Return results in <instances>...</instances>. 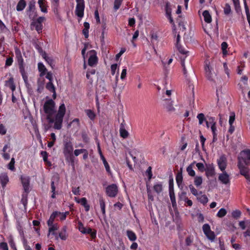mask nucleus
Returning <instances> with one entry per match:
<instances>
[{
    "label": "nucleus",
    "mask_w": 250,
    "mask_h": 250,
    "mask_svg": "<svg viewBox=\"0 0 250 250\" xmlns=\"http://www.w3.org/2000/svg\"><path fill=\"white\" fill-rule=\"evenodd\" d=\"M186 192H183L179 195V197L180 199H182V196H184V199H183V201H185L187 204V206L191 207L192 205V201L191 200L188 199V198L186 196Z\"/></svg>",
    "instance_id": "nucleus-31"
},
{
    "label": "nucleus",
    "mask_w": 250,
    "mask_h": 250,
    "mask_svg": "<svg viewBox=\"0 0 250 250\" xmlns=\"http://www.w3.org/2000/svg\"><path fill=\"white\" fill-rule=\"evenodd\" d=\"M228 46V43L225 42H223L221 44V49L224 56H226L228 54V51L227 50Z\"/></svg>",
    "instance_id": "nucleus-44"
},
{
    "label": "nucleus",
    "mask_w": 250,
    "mask_h": 250,
    "mask_svg": "<svg viewBox=\"0 0 250 250\" xmlns=\"http://www.w3.org/2000/svg\"><path fill=\"white\" fill-rule=\"evenodd\" d=\"M36 11L35 7V1H31L28 3V7L27 8L26 11Z\"/></svg>",
    "instance_id": "nucleus-39"
},
{
    "label": "nucleus",
    "mask_w": 250,
    "mask_h": 250,
    "mask_svg": "<svg viewBox=\"0 0 250 250\" xmlns=\"http://www.w3.org/2000/svg\"><path fill=\"white\" fill-rule=\"evenodd\" d=\"M176 181L178 187L183 182V176L181 172H178L176 176Z\"/></svg>",
    "instance_id": "nucleus-40"
},
{
    "label": "nucleus",
    "mask_w": 250,
    "mask_h": 250,
    "mask_svg": "<svg viewBox=\"0 0 250 250\" xmlns=\"http://www.w3.org/2000/svg\"><path fill=\"white\" fill-rule=\"evenodd\" d=\"M165 11L167 16L171 15V9L169 6L168 2H167L165 6Z\"/></svg>",
    "instance_id": "nucleus-56"
},
{
    "label": "nucleus",
    "mask_w": 250,
    "mask_h": 250,
    "mask_svg": "<svg viewBox=\"0 0 250 250\" xmlns=\"http://www.w3.org/2000/svg\"><path fill=\"white\" fill-rule=\"evenodd\" d=\"M196 163L195 161H194L193 163L190 164L187 167V171L188 174L191 177L195 176V172L193 169V166L194 164Z\"/></svg>",
    "instance_id": "nucleus-25"
},
{
    "label": "nucleus",
    "mask_w": 250,
    "mask_h": 250,
    "mask_svg": "<svg viewBox=\"0 0 250 250\" xmlns=\"http://www.w3.org/2000/svg\"><path fill=\"white\" fill-rule=\"evenodd\" d=\"M82 138L83 139V141L84 143H87L89 141V138L88 137L87 133L85 132H83L82 134Z\"/></svg>",
    "instance_id": "nucleus-62"
},
{
    "label": "nucleus",
    "mask_w": 250,
    "mask_h": 250,
    "mask_svg": "<svg viewBox=\"0 0 250 250\" xmlns=\"http://www.w3.org/2000/svg\"><path fill=\"white\" fill-rule=\"evenodd\" d=\"M66 226H63L62 229L61 231L59 232L58 238L59 237L62 240H65L67 239V235H66Z\"/></svg>",
    "instance_id": "nucleus-24"
},
{
    "label": "nucleus",
    "mask_w": 250,
    "mask_h": 250,
    "mask_svg": "<svg viewBox=\"0 0 250 250\" xmlns=\"http://www.w3.org/2000/svg\"><path fill=\"white\" fill-rule=\"evenodd\" d=\"M84 112L85 113L86 115L87 116V117L92 121H94L96 117V114L91 109H85Z\"/></svg>",
    "instance_id": "nucleus-26"
},
{
    "label": "nucleus",
    "mask_w": 250,
    "mask_h": 250,
    "mask_svg": "<svg viewBox=\"0 0 250 250\" xmlns=\"http://www.w3.org/2000/svg\"><path fill=\"white\" fill-rule=\"evenodd\" d=\"M14 49L16 55V59L18 62L19 71L21 75L24 82L25 83H27L28 82V75L27 73L25 71V64L24 62V60L22 58L21 51L18 47H15Z\"/></svg>",
    "instance_id": "nucleus-1"
},
{
    "label": "nucleus",
    "mask_w": 250,
    "mask_h": 250,
    "mask_svg": "<svg viewBox=\"0 0 250 250\" xmlns=\"http://www.w3.org/2000/svg\"><path fill=\"white\" fill-rule=\"evenodd\" d=\"M203 16L204 17V21L208 23H209L212 21V18L209 13V12L208 10H205L203 12Z\"/></svg>",
    "instance_id": "nucleus-27"
},
{
    "label": "nucleus",
    "mask_w": 250,
    "mask_h": 250,
    "mask_svg": "<svg viewBox=\"0 0 250 250\" xmlns=\"http://www.w3.org/2000/svg\"><path fill=\"white\" fill-rule=\"evenodd\" d=\"M105 193L109 197H115L118 193V187L115 184L108 185L105 188Z\"/></svg>",
    "instance_id": "nucleus-6"
},
{
    "label": "nucleus",
    "mask_w": 250,
    "mask_h": 250,
    "mask_svg": "<svg viewBox=\"0 0 250 250\" xmlns=\"http://www.w3.org/2000/svg\"><path fill=\"white\" fill-rule=\"evenodd\" d=\"M56 187L55 186V182L53 181H52L51 182V192L52 193V195L51 196L52 198H56V194H58V191L56 192Z\"/></svg>",
    "instance_id": "nucleus-35"
},
{
    "label": "nucleus",
    "mask_w": 250,
    "mask_h": 250,
    "mask_svg": "<svg viewBox=\"0 0 250 250\" xmlns=\"http://www.w3.org/2000/svg\"><path fill=\"white\" fill-rule=\"evenodd\" d=\"M205 70L206 72V76L207 79L210 81L213 80V74L211 72V68L209 66V64L206 62L205 66Z\"/></svg>",
    "instance_id": "nucleus-20"
},
{
    "label": "nucleus",
    "mask_w": 250,
    "mask_h": 250,
    "mask_svg": "<svg viewBox=\"0 0 250 250\" xmlns=\"http://www.w3.org/2000/svg\"><path fill=\"white\" fill-rule=\"evenodd\" d=\"M169 194L173 207L176 205V199L174 192V187L173 180H169Z\"/></svg>",
    "instance_id": "nucleus-11"
},
{
    "label": "nucleus",
    "mask_w": 250,
    "mask_h": 250,
    "mask_svg": "<svg viewBox=\"0 0 250 250\" xmlns=\"http://www.w3.org/2000/svg\"><path fill=\"white\" fill-rule=\"evenodd\" d=\"M9 244L10 245V247L13 249L14 250H17L16 244L13 239L11 238L9 241Z\"/></svg>",
    "instance_id": "nucleus-63"
},
{
    "label": "nucleus",
    "mask_w": 250,
    "mask_h": 250,
    "mask_svg": "<svg viewBox=\"0 0 250 250\" xmlns=\"http://www.w3.org/2000/svg\"><path fill=\"white\" fill-rule=\"evenodd\" d=\"M66 112V108L64 103L62 104L59 107L57 113L54 118V128L60 130L62 127L63 119Z\"/></svg>",
    "instance_id": "nucleus-3"
},
{
    "label": "nucleus",
    "mask_w": 250,
    "mask_h": 250,
    "mask_svg": "<svg viewBox=\"0 0 250 250\" xmlns=\"http://www.w3.org/2000/svg\"><path fill=\"white\" fill-rule=\"evenodd\" d=\"M238 162H241L247 166H250V149H245L241 151L238 157Z\"/></svg>",
    "instance_id": "nucleus-4"
},
{
    "label": "nucleus",
    "mask_w": 250,
    "mask_h": 250,
    "mask_svg": "<svg viewBox=\"0 0 250 250\" xmlns=\"http://www.w3.org/2000/svg\"><path fill=\"white\" fill-rule=\"evenodd\" d=\"M45 21L44 17H39L36 20L33 21L31 23V28L33 27L35 28V30L39 34L42 33L43 29L42 22Z\"/></svg>",
    "instance_id": "nucleus-5"
},
{
    "label": "nucleus",
    "mask_w": 250,
    "mask_h": 250,
    "mask_svg": "<svg viewBox=\"0 0 250 250\" xmlns=\"http://www.w3.org/2000/svg\"><path fill=\"white\" fill-rule=\"evenodd\" d=\"M77 5L75 10L76 15L80 18H82L84 15V10L85 7L84 0H76Z\"/></svg>",
    "instance_id": "nucleus-8"
},
{
    "label": "nucleus",
    "mask_w": 250,
    "mask_h": 250,
    "mask_svg": "<svg viewBox=\"0 0 250 250\" xmlns=\"http://www.w3.org/2000/svg\"><path fill=\"white\" fill-rule=\"evenodd\" d=\"M73 150L72 143L70 141L65 142L64 144L63 154L66 160H68V155L72 154Z\"/></svg>",
    "instance_id": "nucleus-9"
},
{
    "label": "nucleus",
    "mask_w": 250,
    "mask_h": 250,
    "mask_svg": "<svg viewBox=\"0 0 250 250\" xmlns=\"http://www.w3.org/2000/svg\"><path fill=\"white\" fill-rule=\"evenodd\" d=\"M13 54L12 55V56L10 57L8 56L6 58L5 63V67H8L11 65H12L13 62Z\"/></svg>",
    "instance_id": "nucleus-45"
},
{
    "label": "nucleus",
    "mask_w": 250,
    "mask_h": 250,
    "mask_svg": "<svg viewBox=\"0 0 250 250\" xmlns=\"http://www.w3.org/2000/svg\"><path fill=\"white\" fill-rule=\"evenodd\" d=\"M232 216L235 219H238L241 215V212L239 210H235L232 212Z\"/></svg>",
    "instance_id": "nucleus-52"
},
{
    "label": "nucleus",
    "mask_w": 250,
    "mask_h": 250,
    "mask_svg": "<svg viewBox=\"0 0 250 250\" xmlns=\"http://www.w3.org/2000/svg\"><path fill=\"white\" fill-rule=\"evenodd\" d=\"M238 167L240 170V174L244 176L245 178L248 177L249 174L250 169L248 167H246L244 164L241 162H238L237 165Z\"/></svg>",
    "instance_id": "nucleus-12"
},
{
    "label": "nucleus",
    "mask_w": 250,
    "mask_h": 250,
    "mask_svg": "<svg viewBox=\"0 0 250 250\" xmlns=\"http://www.w3.org/2000/svg\"><path fill=\"white\" fill-rule=\"evenodd\" d=\"M206 236L207 237V238L211 240V241H213L215 239V235L213 231L210 230V231L208 232L207 234H205Z\"/></svg>",
    "instance_id": "nucleus-48"
},
{
    "label": "nucleus",
    "mask_w": 250,
    "mask_h": 250,
    "mask_svg": "<svg viewBox=\"0 0 250 250\" xmlns=\"http://www.w3.org/2000/svg\"><path fill=\"white\" fill-rule=\"evenodd\" d=\"M75 198L76 202L83 206L86 211L89 210L90 206L87 204V200L85 197H83L81 199H78L77 197H75Z\"/></svg>",
    "instance_id": "nucleus-15"
},
{
    "label": "nucleus",
    "mask_w": 250,
    "mask_h": 250,
    "mask_svg": "<svg viewBox=\"0 0 250 250\" xmlns=\"http://www.w3.org/2000/svg\"><path fill=\"white\" fill-rule=\"evenodd\" d=\"M38 4L42 12L47 13V5L45 0H38Z\"/></svg>",
    "instance_id": "nucleus-29"
},
{
    "label": "nucleus",
    "mask_w": 250,
    "mask_h": 250,
    "mask_svg": "<svg viewBox=\"0 0 250 250\" xmlns=\"http://www.w3.org/2000/svg\"><path fill=\"white\" fill-rule=\"evenodd\" d=\"M120 135L123 138H126L128 137L129 134L128 132L123 128H121L120 130Z\"/></svg>",
    "instance_id": "nucleus-53"
},
{
    "label": "nucleus",
    "mask_w": 250,
    "mask_h": 250,
    "mask_svg": "<svg viewBox=\"0 0 250 250\" xmlns=\"http://www.w3.org/2000/svg\"><path fill=\"white\" fill-rule=\"evenodd\" d=\"M185 242L187 246H190L193 242V237L191 236L187 237L186 239Z\"/></svg>",
    "instance_id": "nucleus-59"
},
{
    "label": "nucleus",
    "mask_w": 250,
    "mask_h": 250,
    "mask_svg": "<svg viewBox=\"0 0 250 250\" xmlns=\"http://www.w3.org/2000/svg\"><path fill=\"white\" fill-rule=\"evenodd\" d=\"M197 118L199 120V124L201 125L203 124L204 122H206L207 120H206L205 115L203 113H199L197 115Z\"/></svg>",
    "instance_id": "nucleus-38"
},
{
    "label": "nucleus",
    "mask_w": 250,
    "mask_h": 250,
    "mask_svg": "<svg viewBox=\"0 0 250 250\" xmlns=\"http://www.w3.org/2000/svg\"><path fill=\"white\" fill-rule=\"evenodd\" d=\"M51 7L54 13L57 16H59L58 8L60 5V0H50Z\"/></svg>",
    "instance_id": "nucleus-16"
},
{
    "label": "nucleus",
    "mask_w": 250,
    "mask_h": 250,
    "mask_svg": "<svg viewBox=\"0 0 250 250\" xmlns=\"http://www.w3.org/2000/svg\"><path fill=\"white\" fill-rule=\"evenodd\" d=\"M61 214V212L60 211H53L52 213L51 214L49 219L47 222V224L48 226L51 225L52 223H54L55 218L59 216V215Z\"/></svg>",
    "instance_id": "nucleus-21"
},
{
    "label": "nucleus",
    "mask_w": 250,
    "mask_h": 250,
    "mask_svg": "<svg viewBox=\"0 0 250 250\" xmlns=\"http://www.w3.org/2000/svg\"><path fill=\"white\" fill-rule=\"evenodd\" d=\"M153 189L156 193L159 194L163 190L162 184L161 183H159L154 185L153 187Z\"/></svg>",
    "instance_id": "nucleus-36"
},
{
    "label": "nucleus",
    "mask_w": 250,
    "mask_h": 250,
    "mask_svg": "<svg viewBox=\"0 0 250 250\" xmlns=\"http://www.w3.org/2000/svg\"><path fill=\"white\" fill-rule=\"evenodd\" d=\"M46 88L50 92L54 91V90H55V87L52 82H49L46 83Z\"/></svg>",
    "instance_id": "nucleus-46"
},
{
    "label": "nucleus",
    "mask_w": 250,
    "mask_h": 250,
    "mask_svg": "<svg viewBox=\"0 0 250 250\" xmlns=\"http://www.w3.org/2000/svg\"><path fill=\"white\" fill-rule=\"evenodd\" d=\"M21 182L23 187L24 190L26 193L29 192V180L26 177H21Z\"/></svg>",
    "instance_id": "nucleus-18"
},
{
    "label": "nucleus",
    "mask_w": 250,
    "mask_h": 250,
    "mask_svg": "<svg viewBox=\"0 0 250 250\" xmlns=\"http://www.w3.org/2000/svg\"><path fill=\"white\" fill-rule=\"evenodd\" d=\"M26 12L27 14L28 15L29 19L31 20H33L37 16V13L36 11Z\"/></svg>",
    "instance_id": "nucleus-47"
},
{
    "label": "nucleus",
    "mask_w": 250,
    "mask_h": 250,
    "mask_svg": "<svg viewBox=\"0 0 250 250\" xmlns=\"http://www.w3.org/2000/svg\"><path fill=\"white\" fill-rule=\"evenodd\" d=\"M247 229L243 232V236L245 238H250V220H247Z\"/></svg>",
    "instance_id": "nucleus-34"
},
{
    "label": "nucleus",
    "mask_w": 250,
    "mask_h": 250,
    "mask_svg": "<svg viewBox=\"0 0 250 250\" xmlns=\"http://www.w3.org/2000/svg\"><path fill=\"white\" fill-rule=\"evenodd\" d=\"M176 47L179 52L182 54L186 55L188 53V51L185 50L184 47L180 44H178V45L176 46Z\"/></svg>",
    "instance_id": "nucleus-49"
},
{
    "label": "nucleus",
    "mask_w": 250,
    "mask_h": 250,
    "mask_svg": "<svg viewBox=\"0 0 250 250\" xmlns=\"http://www.w3.org/2000/svg\"><path fill=\"white\" fill-rule=\"evenodd\" d=\"M203 231L205 234H207L208 232L211 230L210 226L208 224H205L202 227Z\"/></svg>",
    "instance_id": "nucleus-54"
},
{
    "label": "nucleus",
    "mask_w": 250,
    "mask_h": 250,
    "mask_svg": "<svg viewBox=\"0 0 250 250\" xmlns=\"http://www.w3.org/2000/svg\"><path fill=\"white\" fill-rule=\"evenodd\" d=\"M189 188L190 190L191 193L194 196L198 195V191L197 190L193 187L192 185H190L189 186Z\"/></svg>",
    "instance_id": "nucleus-58"
},
{
    "label": "nucleus",
    "mask_w": 250,
    "mask_h": 250,
    "mask_svg": "<svg viewBox=\"0 0 250 250\" xmlns=\"http://www.w3.org/2000/svg\"><path fill=\"white\" fill-rule=\"evenodd\" d=\"M126 235L131 241H134L137 239V236L132 230H127L126 231Z\"/></svg>",
    "instance_id": "nucleus-30"
},
{
    "label": "nucleus",
    "mask_w": 250,
    "mask_h": 250,
    "mask_svg": "<svg viewBox=\"0 0 250 250\" xmlns=\"http://www.w3.org/2000/svg\"><path fill=\"white\" fill-rule=\"evenodd\" d=\"M99 204L101 211L104 216H105V204L104 199L103 198H100L99 199Z\"/></svg>",
    "instance_id": "nucleus-32"
},
{
    "label": "nucleus",
    "mask_w": 250,
    "mask_h": 250,
    "mask_svg": "<svg viewBox=\"0 0 250 250\" xmlns=\"http://www.w3.org/2000/svg\"><path fill=\"white\" fill-rule=\"evenodd\" d=\"M55 107V103L52 99L46 101L43 106L44 112L47 115L46 119L50 124L55 122L52 117L53 115L56 112Z\"/></svg>",
    "instance_id": "nucleus-2"
},
{
    "label": "nucleus",
    "mask_w": 250,
    "mask_h": 250,
    "mask_svg": "<svg viewBox=\"0 0 250 250\" xmlns=\"http://www.w3.org/2000/svg\"><path fill=\"white\" fill-rule=\"evenodd\" d=\"M227 211L226 209L224 208H221L217 212L216 216L218 217L222 218L224 216H225L227 214Z\"/></svg>",
    "instance_id": "nucleus-43"
},
{
    "label": "nucleus",
    "mask_w": 250,
    "mask_h": 250,
    "mask_svg": "<svg viewBox=\"0 0 250 250\" xmlns=\"http://www.w3.org/2000/svg\"><path fill=\"white\" fill-rule=\"evenodd\" d=\"M198 201L203 205L206 204L208 202V198L206 195H202L197 198Z\"/></svg>",
    "instance_id": "nucleus-41"
},
{
    "label": "nucleus",
    "mask_w": 250,
    "mask_h": 250,
    "mask_svg": "<svg viewBox=\"0 0 250 250\" xmlns=\"http://www.w3.org/2000/svg\"><path fill=\"white\" fill-rule=\"evenodd\" d=\"M49 228V232L51 233L52 235L55 236L56 239H58L57 234L55 232V230H57L59 229V227L57 224L52 223L51 225L48 226Z\"/></svg>",
    "instance_id": "nucleus-22"
},
{
    "label": "nucleus",
    "mask_w": 250,
    "mask_h": 250,
    "mask_svg": "<svg viewBox=\"0 0 250 250\" xmlns=\"http://www.w3.org/2000/svg\"><path fill=\"white\" fill-rule=\"evenodd\" d=\"M26 5V2L25 0H20L16 6V10L18 11H21L25 8Z\"/></svg>",
    "instance_id": "nucleus-28"
},
{
    "label": "nucleus",
    "mask_w": 250,
    "mask_h": 250,
    "mask_svg": "<svg viewBox=\"0 0 250 250\" xmlns=\"http://www.w3.org/2000/svg\"><path fill=\"white\" fill-rule=\"evenodd\" d=\"M89 58L88 64L90 66L93 67L96 65L98 62V58L97 56V52L95 50H91L88 52Z\"/></svg>",
    "instance_id": "nucleus-7"
},
{
    "label": "nucleus",
    "mask_w": 250,
    "mask_h": 250,
    "mask_svg": "<svg viewBox=\"0 0 250 250\" xmlns=\"http://www.w3.org/2000/svg\"><path fill=\"white\" fill-rule=\"evenodd\" d=\"M219 180L224 184H228L230 183L229 175L226 171H223V173L219 175Z\"/></svg>",
    "instance_id": "nucleus-17"
},
{
    "label": "nucleus",
    "mask_w": 250,
    "mask_h": 250,
    "mask_svg": "<svg viewBox=\"0 0 250 250\" xmlns=\"http://www.w3.org/2000/svg\"><path fill=\"white\" fill-rule=\"evenodd\" d=\"M123 0H115L114 4V8L115 10L119 9Z\"/></svg>",
    "instance_id": "nucleus-55"
},
{
    "label": "nucleus",
    "mask_w": 250,
    "mask_h": 250,
    "mask_svg": "<svg viewBox=\"0 0 250 250\" xmlns=\"http://www.w3.org/2000/svg\"><path fill=\"white\" fill-rule=\"evenodd\" d=\"M38 65L39 71L41 72L40 76H43L45 74L46 71L47 70L46 68L43 64L41 62H39Z\"/></svg>",
    "instance_id": "nucleus-33"
},
{
    "label": "nucleus",
    "mask_w": 250,
    "mask_h": 250,
    "mask_svg": "<svg viewBox=\"0 0 250 250\" xmlns=\"http://www.w3.org/2000/svg\"><path fill=\"white\" fill-rule=\"evenodd\" d=\"M203 183V179L201 176H196L194 177V184L197 187H198L202 185Z\"/></svg>",
    "instance_id": "nucleus-37"
},
{
    "label": "nucleus",
    "mask_w": 250,
    "mask_h": 250,
    "mask_svg": "<svg viewBox=\"0 0 250 250\" xmlns=\"http://www.w3.org/2000/svg\"><path fill=\"white\" fill-rule=\"evenodd\" d=\"M5 85L10 88L13 92L16 89V86L14 83V79L12 77L10 78L8 80L6 81Z\"/></svg>",
    "instance_id": "nucleus-23"
},
{
    "label": "nucleus",
    "mask_w": 250,
    "mask_h": 250,
    "mask_svg": "<svg viewBox=\"0 0 250 250\" xmlns=\"http://www.w3.org/2000/svg\"><path fill=\"white\" fill-rule=\"evenodd\" d=\"M205 172L206 176L208 178L212 177L215 175V167L212 163L206 164Z\"/></svg>",
    "instance_id": "nucleus-10"
},
{
    "label": "nucleus",
    "mask_w": 250,
    "mask_h": 250,
    "mask_svg": "<svg viewBox=\"0 0 250 250\" xmlns=\"http://www.w3.org/2000/svg\"><path fill=\"white\" fill-rule=\"evenodd\" d=\"M0 249L2 250H8L7 244L5 242H1L0 243Z\"/></svg>",
    "instance_id": "nucleus-64"
},
{
    "label": "nucleus",
    "mask_w": 250,
    "mask_h": 250,
    "mask_svg": "<svg viewBox=\"0 0 250 250\" xmlns=\"http://www.w3.org/2000/svg\"><path fill=\"white\" fill-rule=\"evenodd\" d=\"M224 13L226 15H229L231 12V8L230 6L229 5V4L227 3L225 5V6L224 7Z\"/></svg>",
    "instance_id": "nucleus-60"
},
{
    "label": "nucleus",
    "mask_w": 250,
    "mask_h": 250,
    "mask_svg": "<svg viewBox=\"0 0 250 250\" xmlns=\"http://www.w3.org/2000/svg\"><path fill=\"white\" fill-rule=\"evenodd\" d=\"M239 226L240 227V228L242 229H243V230L245 229H246V228H247V220L246 221H240L239 223Z\"/></svg>",
    "instance_id": "nucleus-61"
},
{
    "label": "nucleus",
    "mask_w": 250,
    "mask_h": 250,
    "mask_svg": "<svg viewBox=\"0 0 250 250\" xmlns=\"http://www.w3.org/2000/svg\"><path fill=\"white\" fill-rule=\"evenodd\" d=\"M78 229L82 233H83L85 232L86 228L84 227L83 224L81 221H78Z\"/></svg>",
    "instance_id": "nucleus-51"
},
{
    "label": "nucleus",
    "mask_w": 250,
    "mask_h": 250,
    "mask_svg": "<svg viewBox=\"0 0 250 250\" xmlns=\"http://www.w3.org/2000/svg\"><path fill=\"white\" fill-rule=\"evenodd\" d=\"M196 166L198 168V169L199 171L201 172H203L204 171H205L206 170V167H205L204 165L202 163H197L196 164Z\"/></svg>",
    "instance_id": "nucleus-50"
},
{
    "label": "nucleus",
    "mask_w": 250,
    "mask_h": 250,
    "mask_svg": "<svg viewBox=\"0 0 250 250\" xmlns=\"http://www.w3.org/2000/svg\"><path fill=\"white\" fill-rule=\"evenodd\" d=\"M217 164L222 171H225V170L227 167V159L224 155H222L217 160Z\"/></svg>",
    "instance_id": "nucleus-14"
},
{
    "label": "nucleus",
    "mask_w": 250,
    "mask_h": 250,
    "mask_svg": "<svg viewBox=\"0 0 250 250\" xmlns=\"http://www.w3.org/2000/svg\"><path fill=\"white\" fill-rule=\"evenodd\" d=\"M15 162V159L14 158H12L8 164V168L12 171L14 170L15 169L14 166Z\"/></svg>",
    "instance_id": "nucleus-57"
},
{
    "label": "nucleus",
    "mask_w": 250,
    "mask_h": 250,
    "mask_svg": "<svg viewBox=\"0 0 250 250\" xmlns=\"http://www.w3.org/2000/svg\"><path fill=\"white\" fill-rule=\"evenodd\" d=\"M165 107L168 111H173L175 110L171 102L169 101L166 102L165 104Z\"/></svg>",
    "instance_id": "nucleus-42"
},
{
    "label": "nucleus",
    "mask_w": 250,
    "mask_h": 250,
    "mask_svg": "<svg viewBox=\"0 0 250 250\" xmlns=\"http://www.w3.org/2000/svg\"><path fill=\"white\" fill-rule=\"evenodd\" d=\"M9 182L8 176L6 173H2L0 174V183L3 188L6 187V185Z\"/></svg>",
    "instance_id": "nucleus-19"
},
{
    "label": "nucleus",
    "mask_w": 250,
    "mask_h": 250,
    "mask_svg": "<svg viewBox=\"0 0 250 250\" xmlns=\"http://www.w3.org/2000/svg\"><path fill=\"white\" fill-rule=\"evenodd\" d=\"M209 120L210 121V123L211 124V130L213 135V142H215L217 138V129L216 126V122L215 121V118L210 117L209 118Z\"/></svg>",
    "instance_id": "nucleus-13"
}]
</instances>
